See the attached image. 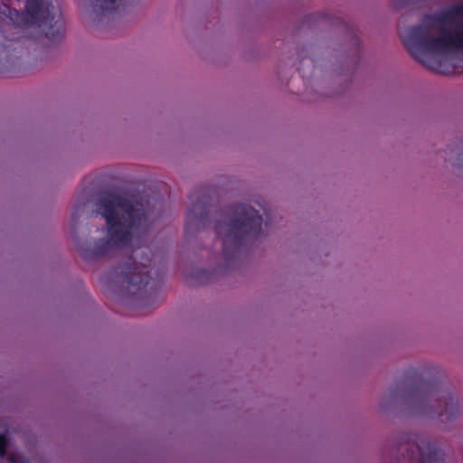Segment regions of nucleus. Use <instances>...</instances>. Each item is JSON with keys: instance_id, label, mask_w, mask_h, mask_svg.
<instances>
[{"instance_id": "9d476101", "label": "nucleus", "mask_w": 463, "mask_h": 463, "mask_svg": "<svg viewBox=\"0 0 463 463\" xmlns=\"http://www.w3.org/2000/svg\"><path fill=\"white\" fill-rule=\"evenodd\" d=\"M9 463H30L29 459L23 455L12 453L7 458Z\"/></svg>"}, {"instance_id": "0eeeda50", "label": "nucleus", "mask_w": 463, "mask_h": 463, "mask_svg": "<svg viewBox=\"0 0 463 463\" xmlns=\"http://www.w3.org/2000/svg\"><path fill=\"white\" fill-rule=\"evenodd\" d=\"M399 463H444V453L426 438L415 433L403 435L397 448Z\"/></svg>"}, {"instance_id": "f257e3e1", "label": "nucleus", "mask_w": 463, "mask_h": 463, "mask_svg": "<svg viewBox=\"0 0 463 463\" xmlns=\"http://www.w3.org/2000/svg\"><path fill=\"white\" fill-rule=\"evenodd\" d=\"M96 212L106 221L107 238L79 246L85 261H94L114 254L127 245L132 232L145 228L146 217L142 203L123 195L106 192L95 203Z\"/></svg>"}, {"instance_id": "7ed1b4c3", "label": "nucleus", "mask_w": 463, "mask_h": 463, "mask_svg": "<svg viewBox=\"0 0 463 463\" xmlns=\"http://www.w3.org/2000/svg\"><path fill=\"white\" fill-rule=\"evenodd\" d=\"M262 217L248 203H235L223 208L216 219L214 232L222 240L223 259L232 267L244 248L261 233Z\"/></svg>"}, {"instance_id": "ddd939ff", "label": "nucleus", "mask_w": 463, "mask_h": 463, "mask_svg": "<svg viewBox=\"0 0 463 463\" xmlns=\"http://www.w3.org/2000/svg\"><path fill=\"white\" fill-rule=\"evenodd\" d=\"M77 214H78V209L76 210V213H74L72 214V220H73L74 222H76V218H77V216H76V215H77Z\"/></svg>"}, {"instance_id": "39448f33", "label": "nucleus", "mask_w": 463, "mask_h": 463, "mask_svg": "<svg viewBox=\"0 0 463 463\" xmlns=\"http://www.w3.org/2000/svg\"><path fill=\"white\" fill-rule=\"evenodd\" d=\"M5 8L8 9L9 18L7 27L23 29L32 25L48 26L45 35L51 41L59 40L64 33L63 23L60 18L56 19L55 8L49 0H26V14L6 5Z\"/></svg>"}, {"instance_id": "9b49d317", "label": "nucleus", "mask_w": 463, "mask_h": 463, "mask_svg": "<svg viewBox=\"0 0 463 463\" xmlns=\"http://www.w3.org/2000/svg\"><path fill=\"white\" fill-rule=\"evenodd\" d=\"M8 445L7 437L5 433H0V458H4L6 454Z\"/></svg>"}, {"instance_id": "4468645a", "label": "nucleus", "mask_w": 463, "mask_h": 463, "mask_svg": "<svg viewBox=\"0 0 463 463\" xmlns=\"http://www.w3.org/2000/svg\"><path fill=\"white\" fill-rule=\"evenodd\" d=\"M392 395H393L394 397H397V396L399 395V394H398V392H397V391H394V392H393V393H392Z\"/></svg>"}, {"instance_id": "1a4fd4ad", "label": "nucleus", "mask_w": 463, "mask_h": 463, "mask_svg": "<svg viewBox=\"0 0 463 463\" xmlns=\"http://www.w3.org/2000/svg\"><path fill=\"white\" fill-rule=\"evenodd\" d=\"M212 276L213 273L205 269H196L191 274V277L195 279L201 284L208 283L211 280Z\"/></svg>"}, {"instance_id": "6e6552de", "label": "nucleus", "mask_w": 463, "mask_h": 463, "mask_svg": "<svg viewBox=\"0 0 463 463\" xmlns=\"http://www.w3.org/2000/svg\"><path fill=\"white\" fill-rule=\"evenodd\" d=\"M212 191V187L202 186L195 188L189 194L191 205L186 213V233H193L208 226Z\"/></svg>"}, {"instance_id": "f8f14e48", "label": "nucleus", "mask_w": 463, "mask_h": 463, "mask_svg": "<svg viewBox=\"0 0 463 463\" xmlns=\"http://www.w3.org/2000/svg\"><path fill=\"white\" fill-rule=\"evenodd\" d=\"M412 1L413 0H392L393 5L396 8H401L406 5L411 4Z\"/></svg>"}, {"instance_id": "423d86ee", "label": "nucleus", "mask_w": 463, "mask_h": 463, "mask_svg": "<svg viewBox=\"0 0 463 463\" xmlns=\"http://www.w3.org/2000/svg\"><path fill=\"white\" fill-rule=\"evenodd\" d=\"M420 392L416 400L417 411L427 415H445L450 420L460 414L458 397L451 392L438 390L430 383H423L418 386Z\"/></svg>"}, {"instance_id": "f03ea898", "label": "nucleus", "mask_w": 463, "mask_h": 463, "mask_svg": "<svg viewBox=\"0 0 463 463\" xmlns=\"http://www.w3.org/2000/svg\"><path fill=\"white\" fill-rule=\"evenodd\" d=\"M403 43L410 54L426 68L439 71L434 54L463 51V2L438 14H427L422 24L409 29Z\"/></svg>"}, {"instance_id": "20e7f679", "label": "nucleus", "mask_w": 463, "mask_h": 463, "mask_svg": "<svg viewBox=\"0 0 463 463\" xmlns=\"http://www.w3.org/2000/svg\"><path fill=\"white\" fill-rule=\"evenodd\" d=\"M156 256L148 247L134 249L128 260L116 268L118 280L137 298V305L153 307L161 288Z\"/></svg>"}]
</instances>
